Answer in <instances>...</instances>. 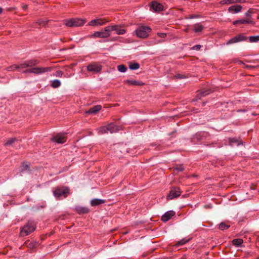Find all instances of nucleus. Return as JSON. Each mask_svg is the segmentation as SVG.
<instances>
[{"label":"nucleus","instance_id":"f257e3e1","mask_svg":"<svg viewBox=\"0 0 259 259\" xmlns=\"http://www.w3.org/2000/svg\"><path fill=\"white\" fill-rule=\"evenodd\" d=\"M36 229V226L33 222L28 221L21 228L20 237L27 236L33 232Z\"/></svg>","mask_w":259,"mask_h":259},{"label":"nucleus","instance_id":"f03ea898","mask_svg":"<svg viewBox=\"0 0 259 259\" xmlns=\"http://www.w3.org/2000/svg\"><path fill=\"white\" fill-rule=\"evenodd\" d=\"M86 22L85 19L75 18L65 20L64 24L68 27H79L83 26Z\"/></svg>","mask_w":259,"mask_h":259},{"label":"nucleus","instance_id":"7ed1b4c3","mask_svg":"<svg viewBox=\"0 0 259 259\" xmlns=\"http://www.w3.org/2000/svg\"><path fill=\"white\" fill-rule=\"evenodd\" d=\"M53 70L51 67H36L30 68L23 71V73H33L35 74H40L47 72H50Z\"/></svg>","mask_w":259,"mask_h":259},{"label":"nucleus","instance_id":"20e7f679","mask_svg":"<svg viewBox=\"0 0 259 259\" xmlns=\"http://www.w3.org/2000/svg\"><path fill=\"white\" fill-rule=\"evenodd\" d=\"M151 31V29L149 26H140L136 30L135 32L138 37L145 38L149 36Z\"/></svg>","mask_w":259,"mask_h":259},{"label":"nucleus","instance_id":"39448f33","mask_svg":"<svg viewBox=\"0 0 259 259\" xmlns=\"http://www.w3.org/2000/svg\"><path fill=\"white\" fill-rule=\"evenodd\" d=\"M69 194V189L66 187H57L53 191L54 196L58 199L63 197L66 198Z\"/></svg>","mask_w":259,"mask_h":259},{"label":"nucleus","instance_id":"423d86ee","mask_svg":"<svg viewBox=\"0 0 259 259\" xmlns=\"http://www.w3.org/2000/svg\"><path fill=\"white\" fill-rule=\"evenodd\" d=\"M99 134H104L108 133H113L117 131V127L113 123H110L106 126H103L97 129Z\"/></svg>","mask_w":259,"mask_h":259},{"label":"nucleus","instance_id":"0eeeda50","mask_svg":"<svg viewBox=\"0 0 259 259\" xmlns=\"http://www.w3.org/2000/svg\"><path fill=\"white\" fill-rule=\"evenodd\" d=\"M248 39V37L244 35L243 33L239 34L235 37L232 38L226 43L227 45L238 42L242 41H245Z\"/></svg>","mask_w":259,"mask_h":259},{"label":"nucleus","instance_id":"6e6552de","mask_svg":"<svg viewBox=\"0 0 259 259\" xmlns=\"http://www.w3.org/2000/svg\"><path fill=\"white\" fill-rule=\"evenodd\" d=\"M109 20H106L105 19L99 18L91 21L88 24L89 26H96L105 25Z\"/></svg>","mask_w":259,"mask_h":259},{"label":"nucleus","instance_id":"1a4fd4ad","mask_svg":"<svg viewBox=\"0 0 259 259\" xmlns=\"http://www.w3.org/2000/svg\"><path fill=\"white\" fill-rule=\"evenodd\" d=\"M233 24L234 25L240 24H251L253 25L255 24V22L250 18H246L236 20L233 22Z\"/></svg>","mask_w":259,"mask_h":259},{"label":"nucleus","instance_id":"9d476101","mask_svg":"<svg viewBox=\"0 0 259 259\" xmlns=\"http://www.w3.org/2000/svg\"><path fill=\"white\" fill-rule=\"evenodd\" d=\"M181 194V191L178 187H173L170 191L168 197L172 199L178 197Z\"/></svg>","mask_w":259,"mask_h":259},{"label":"nucleus","instance_id":"9b49d317","mask_svg":"<svg viewBox=\"0 0 259 259\" xmlns=\"http://www.w3.org/2000/svg\"><path fill=\"white\" fill-rule=\"evenodd\" d=\"M102 69V67L100 65L97 63H92L87 66V70L89 72L94 73H98L100 72Z\"/></svg>","mask_w":259,"mask_h":259},{"label":"nucleus","instance_id":"f8f14e48","mask_svg":"<svg viewBox=\"0 0 259 259\" xmlns=\"http://www.w3.org/2000/svg\"><path fill=\"white\" fill-rule=\"evenodd\" d=\"M163 6L156 1H153L150 5V10L154 12H160L163 10Z\"/></svg>","mask_w":259,"mask_h":259},{"label":"nucleus","instance_id":"ddd939ff","mask_svg":"<svg viewBox=\"0 0 259 259\" xmlns=\"http://www.w3.org/2000/svg\"><path fill=\"white\" fill-rule=\"evenodd\" d=\"M74 209L79 214H87L90 212V209L84 206H76Z\"/></svg>","mask_w":259,"mask_h":259},{"label":"nucleus","instance_id":"4468645a","mask_svg":"<svg viewBox=\"0 0 259 259\" xmlns=\"http://www.w3.org/2000/svg\"><path fill=\"white\" fill-rule=\"evenodd\" d=\"M52 140L57 143L62 144L66 142V139L64 135L58 134L53 138Z\"/></svg>","mask_w":259,"mask_h":259},{"label":"nucleus","instance_id":"2eb2a0df","mask_svg":"<svg viewBox=\"0 0 259 259\" xmlns=\"http://www.w3.org/2000/svg\"><path fill=\"white\" fill-rule=\"evenodd\" d=\"M175 215V212L172 210L167 211L161 217V221L166 222L168 221L172 217Z\"/></svg>","mask_w":259,"mask_h":259},{"label":"nucleus","instance_id":"dca6fc26","mask_svg":"<svg viewBox=\"0 0 259 259\" xmlns=\"http://www.w3.org/2000/svg\"><path fill=\"white\" fill-rule=\"evenodd\" d=\"M123 26L121 25H114L113 31L116 32V33L118 35H122L125 33L126 30L122 28Z\"/></svg>","mask_w":259,"mask_h":259},{"label":"nucleus","instance_id":"f3484780","mask_svg":"<svg viewBox=\"0 0 259 259\" xmlns=\"http://www.w3.org/2000/svg\"><path fill=\"white\" fill-rule=\"evenodd\" d=\"M245 0H222L220 2L221 5H230L236 3H244Z\"/></svg>","mask_w":259,"mask_h":259},{"label":"nucleus","instance_id":"a211bd4d","mask_svg":"<svg viewBox=\"0 0 259 259\" xmlns=\"http://www.w3.org/2000/svg\"><path fill=\"white\" fill-rule=\"evenodd\" d=\"M110 35V33H107L104 31H95L93 34L94 36L100 38H107Z\"/></svg>","mask_w":259,"mask_h":259},{"label":"nucleus","instance_id":"6ab92c4d","mask_svg":"<svg viewBox=\"0 0 259 259\" xmlns=\"http://www.w3.org/2000/svg\"><path fill=\"white\" fill-rule=\"evenodd\" d=\"M124 82L128 84V85L135 86H141L144 84V83L141 81L131 79H127L126 80H124Z\"/></svg>","mask_w":259,"mask_h":259},{"label":"nucleus","instance_id":"aec40b11","mask_svg":"<svg viewBox=\"0 0 259 259\" xmlns=\"http://www.w3.org/2000/svg\"><path fill=\"white\" fill-rule=\"evenodd\" d=\"M242 7L241 5H234L230 7L228 11L231 13H237L241 11Z\"/></svg>","mask_w":259,"mask_h":259},{"label":"nucleus","instance_id":"412c9836","mask_svg":"<svg viewBox=\"0 0 259 259\" xmlns=\"http://www.w3.org/2000/svg\"><path fill=\"white\" fill-rule=\"evenodd\" d=\"M27 67L33 68L35 66L39 64L40 61L36 59H31L25 61Z\"/></svg>","mask_w":259,"mask_h":259},{"label":"nucleus","instance_id":"4be33fe9","mask_svg":"<svg viewBox=\"0 0 259 259\" xmlns=\"http://www.w3.org/2000/svg\"><path fill=\"white\" fill-rule=\"evenodd\" d=\"M229 142L231 146H233L234 144L238 146L242 143L240 138H230L229 139Z\"/></svg>","mask_w":259,"mask_h":259},{"label":"nucleus","instance_id":"5701e85b","mask_svg":"<svg viewBox=\"0 0 259 259\" xmlns=\"http://www.w3.org/2000/svg\"><path fill=\"white\" fill-rule=\"evenodd\" d=\"M101 109L102 106L101 105L94 106L91 108L88 111L86 112V113L89 114H96L100 110H101Z\"/></svg>","mask_w":259,"mask_h":259},{"label":"nucleus","instance_id":"b1692460","mask_svg":"<svg viewBox=\"0 0 259 259\" xmlns=\"http://www.w3.org/2000/svg\"><path fill=\"white\" fill-rule=\"evenodd\" d=\"M105 202V200L101 199H92L91 201V204L93 206H97L100 204L104 203Z\"/></svg>","mask_w":259,"mask_h":259},{"label":"nucleus","instance_id":"393cba45","mask_svg":"<svg viewBox=\"0 0 259 259\" xmlns=\"http://www.w3.org/2000/svg\"><path fill=\"white\" fill-rule=\"evenodd\" d=\"M204 29V26L200 23H196L193 26V31L195 32H200Z\"/></svg>","mask_w":259,"mask_h":259},{"label":"nucleus","instance_id":"a878e982","mask_svg":"<svg viewBox=\"0 0 259 259\" xmlns=\"http://www.w3.org/2000/svg\"><path fill=\"white\" fill-rule=\"evenodd\" d=\"M30 170V163L29 162H23L22 163L21 172Z\"/></svg>","mask_w":259,"mask_h":259},{"label":"nucleus","instance_id":"bb28decb","mask_svg":"<svg viewBox=\"0 0 259 259\" xmlns=\"http://www.w3.org/2000/svg\"><path fill=\"white\" fill-rule=\"evenodd\" d=\"M243 240L241 238L234 239L232 240V243L236 247L240 246L243 243Z\"/></svg>","mask_w":259,"mask_h":259},{"label":"nucleus","instance_id":"cd10ccee","mask_svg":"<svg viewBox=\"0 0 259 259\" xmlns=\"http://www.w3.org/2000/svg\"><path fill=\"white\" fill-rule=\"evenodd\" d=\"M209 94V91L208 90H205L204 91H202L200 93L197 94L196 97L197 99H200L202 97H204Z\"/></svg>","mask_w":259,"mask_h":259},{"label":"nucleus","instance_id":"c85d7f7f","mask_svg":"<svg viewBox=\"0 0 259 259\" xmlns=\"http://www.w3.org/2000/svg\"><path fill=\"white\" fill-rule=\"evenodd\" d=\"M51 85L53 88H57L61 85V82L58 79H55L51 81Z\"/></svg>","mask_w":259,"mask_h":259},{"label":"nucleus","instance_id":"c756f323","mask_svg":"<svg viewBox=\"0 0 259 259\" xmlns=\"http://www.w3.org/2000/svg\"><path fill=\"white\" fill-rule=\"evenodd\" d=\"M17 140V139L16 138H10L6 142V143L4 144V145L5 146L11 145Z\"/></svg>","mask_w":259,"mask_h":259},{"label":"nucleus","instance_id":"7c9ffc66","mask_svg":"<svg viewBox=\"0 0 259 259\" xmlns=\"http://www.w3.org/2000/svg\"><path fill=\"white\" fill-rule=\"evenodd\" d=\"M129 68L131 70H136L140 68V65L138 63H132L129 65Z\"/></svg>","mask_w":259,"mask_h":259},{"label":"nucleus","instance_id":"2f4dec72","mask_svg":"<svg viewBox=\"0 0 259 259\" xmlns=\"http://www.w3.org/2000/svg\"><path fill=\"white\" fill-rule=\"evenodd\" d=\"M6 70L8 71H14L15 70H19V67L18 66V64H14L7 67Z\"/></svg>","mask_w":259,"mask_h":259},{"label":"nucleus","instance_id":"473e14b6","mask_svg":"<svg viewBox=\"0 0 259 259\" xmlns=\"http://www.w3.org/2000/svg\"><path fill=\"white\" fill-rule=\"evenodd\" d=\"M189 240H190L189 239H186L185 238H183V239H181V240L178 241V242L176 244V246H179L180 245H184V244H186V243L188 242L189 241Z\"/></svg>","mask_w":259,"mask_h":259},{"label":"nucleus","instance_id":"72a5a7b5","mask_svg":"<svg viewBox=\"0 0 259 259\" xmlns=\"http://www.w3.org/2000/svg\"><path fill=\"white\" fill-rule=\"evenodd\" d=\"M250 42H256L259 41V35L251 36L248 38Z\"/></svg>","mask_w":259,"mask_h":259},{"label":"nucleus","instance_id":"f704fd0d","mask_svg":"<svg viewBox=\"0 0 259 259\" xmlns=\"http://www.w3.org/2000/svg\"><path fill=\"white\" fill-rule=\"evenodd\" d=\"M230 227L229 225L226 224L225 223H221L219 225V229L221 230H225L228 229Z\"/></svg>","mask_w":259,"mask_h":259},{"label":"nucleus","instance_id":"c9c22d12","mask_svg":"<svg viewBox=\"0 0 259 259\" xmlns=\"http://www.w3.org/2000/svg\"><path fill=\"white\" fill-rule=\"evenodd\" d=\"M118 70L121 72H124L127 70V67L124 65H119L117 66Z\"/></svg>","mask_w":259,"mask_h":259},{"label":"nucleus","instance_id":"e433bc0d","mask_svg":"<svg viewBox=\"0 0 259 259\" xmlns=\"http://www.w3.org/2000/svg\"><path fill=\"white\" fill-rule=\"evenodd\" d=\"M37 246V243L36 242H30L28 245V247L30 250H33Z\"/></svg>","mask_w":259,"mask_h":259},{"label":"nucleus","instance_id":"4c0bfd02","mask_svg":"<svg viewBox=\"0 0 259 259\" xmlns=\"http://www.w3.org/2000/svg\"><path fill=\"white\" fill-rule=\"evenodd\" d=\"M184 170V167L182 165H178L174 167V170L177 171H182Z\"/></svg>","mask_w":259,"mask_h":259},{"label":"nucleus","instance_id":"58836bf2","mask_svg":"<svg viewBox=\"0 0 259 259\" xmlns=\"http://www.w3.org/2000/svg\"><path fill=\"white\" fill-rule=\"evenodd\" d=\"M113 25L108 26L104 28V32H107V33H110L109 32L111 31H113Z\"/></svg>","mask_w":259,"mask_h":259},{"label":"nucleus","instance_id":"ea45409f","mask_svg":"<svg viewBox=\"0 0 259 259\" xmlns=\"http://www.w3.org/2000/svg\"><path fill=\"white\" fill-rule=\"evenodd\" d=\"M63 74V72L61 70H57L54 74L53 75L56 77H62Z\"/></svg>","mask_w":259,"mask_h":259},{"label":"nucleus","instance_id":"a19ab883","mask_svg":"<svg viewBox=\"0 0 259 259\" xmlns=\"http://www.w3.org/2000/svg\"><path fill=\"white\" fill-rule=\"evenodd\" d=\"M18 66L19 67V70L20 69H24L27 68V66L26 64V62H24L23 63H21L20 64H18Z\"/></svg>","mask_w":259,"mask_h":259},{"label":"nucleus","instance_id":"79ce46f5","mask_svg":"<svg viewBox=\"0 0 259 259\" xmlns=\"http://www.w3.org/2000/svg\"><path fill=\"white\" fill-rule=\"evenodd\" d=\"M36 24H38L39 26H45L47 24V22L42 20H39L35 23Z\"/></svg>","mask_w":259,"mask_h":259},{"label":"nucleus","instance_id":"37998d69","mask_svg":"<svg viewBox=\"0 0 259 259\" xmlns=\"http://www.w3.org/2000/svg\"><path fill=\"white\" fill-rule=\"evenodd\" d=\"M201 48V46L200 45H196L193 46L192 48V50H199Z\"/></svg>","mask_w":259,"mask_h":259},{"label":"nucleus","instance_id":"c03bdc74","mask_svg":"<svg viewBox=\"0 0 259 259\" xmlns=\"http://www.w3.org/2000/svg\"><path fill=\"white\" fill-rule=\"evenodd\" d=\"M157 34L159 37L162 38H164L166 36V33H158Z\"/></svg>","mask_w":259,"mask_h":259},{"label":"nucleus","instance_id":"a18cd8bd","mask_svg":"<svg viewBox=\"0 0 259 259\" xmlns=\"http://www.w3.org/2000/svg\"><path fill=\"white\" fill-rule=\"evenodd\" d=\"M175 77L176 78H179V79H181V78H184V76L183 75H181V74H178V75H176L175 76Z\"/></svg>","mask_w":259,"mask_h":259},{"label":"nucleus","instance_id":"49530a36","mask_svg":"<svg viewBox=\"0 0 259 259\" xmlns=\"http://www.w3.org/2000/svg\"><path fill=\"white\" fill-rule=\"evenodd\" d=\"M204 208L206 209H209L212 208V206L210 204H206L204 205Z\"/></svg>","mask_w":259,"mask_h":259},{"label":"nucleus","instance_id":"de8ad7c7","mask_svg":"<svg viewBox=\"0 0 259 259\" xmlns=\"http://www.w3.org/2000/svg\"><path fill=\"white\" fill-rule=\"evenodd\" d=\"M251 13V11L250 10H248L247 12L245 13V15L246 16H250V13Z\"/></svg>","mask_w":259,"mask_h":259},{"label":"nucleus","instance_id":"09e8293b","mask_svg":"<svg viewBox=\"0 0 259 259\" xmlns=\"http://www.w3.org/2000/svg\"><path fill=\"white\" fill-rule=\"evenodd\" d=\"M254 67L252 66H250V65H245V68H253Z\"/></svg>","mask_w":259,"mask_h":259},{"label":"nucleus","instance_id":"8fccbe9b","mask_svg":"<svg viewBox=\"0 0 259 259\" xmlns=\"http://www.w3.org/2000/svg\"><path fill=\"white\" fill-rule=\"evenodd\" d=\"M22 8L24 10H26L28 8V6L26 5H23Z\"/></svg>","mask_w":259,"mask_h":259},{"label":"nucleus","instance_id":"3c124183","mask_svg":"<svg viewBox=\"0 0 259 259\" xmlns=\"http://www.w3.org/2000/svg\"><path fill=\"white\" fill-rule=\"evenodd\" d=\"M237 62L239 64H244V63H243L242 61H240V60H238L237 61Z\"/></svg>","mask_w":259,"mask_h":259},{"label":"nucleus","instance_id":"603ef678","mask_svg":"<svg viewBox=\"0 0 259 259\" xmlns=\"http://www.w3.org/2000/svg\"><path fill=\"white\" fill-rule=\"evenodd\" d=\"M196 17L195 16L191 15L190 18L192 19V18H196Z\"/></svg>","mask_w":259,"mask_h":259},{"label":"nucleus","instance_id":"864d4df0","mask_svg":"<svg viewBox=\"0 0 259 259\" xmlns=\"http://www.w3.org/2000/svg\"><path fill=\"white\" fill-rule=\"evenodd\" d=\"M3 12V9L0 7V14H1Z\"/></svg>","mask_w":259,"mask_h":259}]
</instances>
